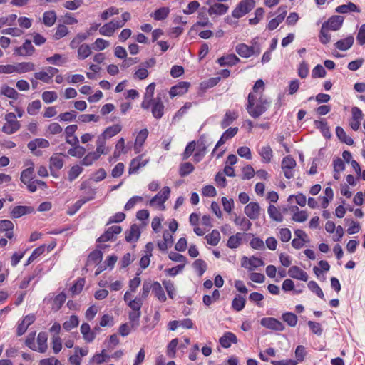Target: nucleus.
Segmentation results:
<instances>
[{
  "instance_id": "obj_1",
  "label": "nucleus",
  "mask_w": 365,
  "mask_h": 365,
  "mask_svg": "<svg viewBox=\"0 0 365 365\" xmlns=\"http://www.w3.org/2000/svg\"><path fill=\"white\" fill-rule=\"evenodd\" d=\"M270 103L263 95L249 93L247 97V111L254 118H257L267 111Z\"/></svg>"
},
{
  "instance_id": "obj_2",
  "label": "nucleus",
  "mask_w": 365,
  "mask_h": 365,
  "mask_svg": "<svg viewBox=\"0 0 365 365\" xmlns=\"http://www.w3.org/2000/svg\"><path fill=\"white\" fill-rule=\"evenodd\" d=\"M170 189L169 187H164L160 192L155 195L149 202L150 207L159 208L164 210L165 207L164 203L169 198Z\"/></svg>"
},
{
  "instance_id": "obj_3",
  "label": "nucleus",
  "mask_w": 365,
  "mask_h": 365,
  "mask_svg": "<svg viewBox=\"0 0 365 365\" xmlns=\"http://www.w3.org/2000/svg\"><path fill=\"white\" fill-rule=\"evenodd\" d=\"M6 123L2 127V131L8 135H11L21 128L20 123L16 120V116L13 113H9L5 115Z\"/></svg>"
},
{
  "instance_id": "obj_4",
  "label": "nucleus",
  "mask_w": 365,
  "mask_h": 365,
  "mask_svg": "<svg viewBox=\"0 0 365 365\" xmlns=\"http://www.w3.org/2000/svg\"><path fill=\"white\" fill-rule=\"evenodd\" d=\"M255 1L254 0H243L232 11V16L236 19L241 18L250 12L255 7Z\"/></svg>"
},
{
  "instance_id": "obj_5",
  "label": "nucleus",
  "mask_w": 365,
  "mask_h": 365,
  "mask_svg": "<svg viewBox=\"0 0 365 365\" xmlns=\"http://www.w3.org/2000/svg\"><path fill=\"white\" fill-rule=\"evenodd\" d=\"M235 51L242 58H249L255 54L259 55L260 50L245 43H239L235 47Z\"/></svg>"
},
{
  "instance_id": "obj_6",
  "label": "nucleus",
  "mask_w": 365,
  "mask_h": 365,
  "mask_svg": "<svg viewBox=\"0 0 365 365\" xmlns=\"http://www.w3.org/2000/svg\"><path fill=\"white\" fill-rule=\"evenodd\" d=\"M296 166V161L293 158L287 156L282 161V169L283 170L284 176L290 179L293 177V170Z\"/></svg>"
},
{
  "instance_id": "obj_7",
  "label": "nucleus",
  "mask_w": 365,
  "mask_h": 365,
  "mask_svg": "<svg viewBox=\"0 0 365 365\" xmlns=\"http://www.w3.org/2000/svg\"><path fill=\"white\" fill-rule=\"evenodd\" d=\"M241 265L242 267L247 269L248 270L255 269L259 267L263 266V261L254 256L251 257H243L241 262Z\"/></svg>"
},
{
  "instance_id": "obj_8",
  "label": "nucleus",
  "mask_w": 365,
  "mask_h": 365,
  "mask_svg": "<svg viewBox=\"0 0 365 365\" xmlns=\"http://www.w3.org/2000/svg\"><path fill=\"white\" fill-rule=\"evenodd\" d=\"M262 326L275 331H282L284 329L283 324L275 318L265 317L260 322Z\"/></svg>"
},
{
  "instance_id": "obj_9",
  "label": "nucleus",
  "mask_w": 365,
  "mask_h": 365,
  "mask_svg": "<svg viewBox=\"0 0 365 365\" xmlns=\"http://www.w3.org/2000/svg\"><path fill=\"white\" fill-rule=\"evenodd\" d=\"M260 206L257 202H251L245 207V213L251 220H257L260 215Z\"/></svg>"
},
{
  "instance_id": "obj_10",
  "label": "nucleus",
  "mask_w": 365,
  "mask_h": 365,
  "mask_svg": "<svg viewBox=\"0 0 365 365\" xmlns=\"http://www.w3.org/2000/svg\"><path fill=\"white\" fill-rule=\"evenodd\" d=\"M122 228L118 225H113L109 227L101 237H98V241L100 242H105L109 240H113L115 235L120 233Z\"/></svg>"
},
{
  "instance_id": "obj_11",
  "label": "nucleus",
  "mask_w": 365,
  "mask_h": 365,
  "mask_svg": "<svg viewBox=\"0 0 365 365\" xmlns=\"http://www.w3.org/2000/svg\"><path fill=\"white\" fill-rule=\"evenodd\" d=\"M36 319L34 314L26 315L21 322L18 325L16 333L18 336L23 335L27 330L28 327L34 323Z\"/></svg>"
},
{
  "instance_id": "obj_12",
  "label": "nucleus",
  "mask_w": 365,
  "mask_h": 365,
  "mask_svg": "<svg viewBox=\"0 0 365 365\" xmlns=\"http://www.w3.org/2000/svg\"><path fill=\"white\" fill-rule=\"evenodd\" d=\"M77 128L78 127L76 125H71L67 126L65 129L66 141L71 145H76L78 144V138L74 135Z\"/></svg>"
},
{
  "instance_id": "obj_13",
  "label": "nucleus",
  "mask_w": 365,
  "mask_h": 365,
  "mask_svg": "<svg viewBox=\"0 0 365 365\" xmlns=\"http://www.w3.org/2000/svg\"><path fill=\"white\" fill-rule=\"evenodd\" d=\"M190 87V83L182 81L178 83L177 85L173 86L170 90V96L171 97H175L177 96H182L187 93L188 88Z\"/></svg>"
},
{
  "instance_id": "obj_14",
  "label": "nucleus",
  "mask_w": 365,
  "mask_h": 365,
  "mask_svg": "<svg viewBox=\"0 0 365 365\" xmlns=\"http://www.w3.org/2000/svg\"><path fill=\"white\" fill-rule=\"evenodd\" d=\"M288 274L290 277L307 282L308 280V274L303 269L297 266H292L288 270Z\"/></svg>"
},
{
  "instance_id": "obj_15",
  "label": "nucleus",
  "mask_w": 365,
  "mask_h": 365,
  "mask_svg": "<svg viewBox=\"0 0 365 365\" xmlns=\"http://www.w3.org/2000/svg\"><path fill=\"white\" fill-rule=\"evenodd\" d=\"M344 21V17L341 16H334L331 17L325 24L327 29L331 31L339 30Z\"/></svg>"
},
{
  "instance_id": "obj_16",
  "label": "nucleus",
  "mask_w": 365,
  "mask_h": 365,
  "mask_svg": "<svg viewBox=\"0 0 365 365\" xmlns=\"http://www.w3.org/2000/svg\"><path fill=\"white\" fill-rule=\"evenodd\" d=\"M49 142L43 138H36L28 143L29 149L35 155H38V151L35 152L37 148H46L49 146Z\"/></svg>"
},
{
  "instance_id": "obj_17",
  "label": "nucleus",
  "mask_w": 365,
  "mask_h": 365,
  "mask_svg": "<svg viewBox=\"0 0 365 365\" xmlns=\"http://www.w3.org/2000/svg\"><path fill=\"white\" fill-rule=\"evenodd\" d=\"M237 131H238V128L237 127H235V128H230L225 132H224L223 134L222 135L221 138L218 140L217 143L216 144L212 153H215V150L218 147H220L222 145H223L224 143H225V142L227 140L233 138L237 134Z\"/></svg>"
},
{
  "instance_id": "obj_18",
  "label": "nucleus",
  "mask_w": 365,
  "mask_h": 365,
  "mask_svg": "<svg viewBox=\"0 0 365 365\" xmlns=\"http://www.w3.org/2000/svg\"><path fill=\"white\" fill-rule=\"evenodd\" d=\"M48 336L45 332H40L37 336V344H36V351L44 353L48 349L47 345Z\"/></svg>"
},
{
  "instance_id": "obj_19",
  "label": "nucleus",
  "mask_w": 365,
  "mask_h": 365,
  "mask_svg": "<svg viewBox=\"0 0 365 365\" xmlns=\"http://www.w3.org/2000/svg\"><path fill=\"white\" fill-rule=\"evenodd\" d=\"M219 342L223 348H229L231 344L237 342V336L232 332H225L222 336L220 338Z\"/></svg>"
},
{
  "instance_id": "obj_20",
  "label": "nucleus",
  "mask_w": 365,
  "mask_h": 365,
  "mask_svg": "<svg viewBox=\"0 0 365 365\" xmlns=\"http://www.w3.org/2000/svg\"><path fill=\"white\" fill-rule=\"evenodd\" d=\"M64 164L63 159L61 153H54L50 158V169L53 170H60L63 168Z\"/></svg>"
},
{
  "instance_id": "obj_21",
  "label": "nucleus",
  "mask_w": 365,
  "mask_h": 365,
  "mask_svg": "<svg viewBox=\"0 0 365 365\" xmlns=\"http://www.w3.org/2000/svg\"><path fill=\"white\" fill-rule=\"evenodd\" d=\"M148 135V130L147 129H143L141 130L139 133L138 134L135 145H134V150L136 153H138L140 152L141 147L143 146L144 142L145 141L146 138Z\"/></svg>"
},
{
  "instance_id": "obj_22",
  "label": "nucleus",
  "mask_w": 365,
  "mask_h": 365,
  "mask_svg": "<svg viewBox=\"0 0 365 365\" xmlns=\"http://www.w3.org/2000/svg\"><path fill=\"white\" fill-rule=\"evenodd\" d=\"M14 66L15 71L19 74L33 71L35 69V65L32 62L16 63Z\"/></svg>"
},
{
  "instance_id": "obj_23",
  "label": "nucleus",
  "mask_w": 365,
  "mask_h": 365,
  "mask_svg": "<svg viewBox=\"0 0 365 365\" xmlns=\"http://www.w3.org/2000/svg\"><path fill=\"white\" fill-rule=\"evenodd\" d=\"M81 333L83 339L87 342H91L96 338V333L91 330L90 325L88 323H83L81 326Z\"/></svg>"
},
{
  "instance_id": "obj_24",
  "label": "nucleus",
  "mask_w": 365,
  "mask_h": 365,
  "mask_svg": "<svg viewBox=\"0 0 365 365\" xmlns=\"http://www.w3.org/2000/svg\"><path fill=\"white\" fill-rule=\"evenodd\" d=\"M147 163V160H142V156L133 159L129 165L128 173L131 175L136 173L140 168L144 167Z\"/></svg>"
},
{
  "instance_id": "obj_25",
  "label": "nucleus",
  "mask_w": 365,
  "mask_h": 365,
  "mask_svg": "<svg viewBox=\"0 0 365 365\" xmlns=\"http://www.w3.org/2000/svg\"><path fill=\"white\" fill-rule=\"evenodd\" d=\"M140 235L139 227L134 224L125 232V240L128 242H136Z\"/></svg>"
},
{
  "instance_id": "obj_26",
  "label": "nucleus",
  "mask_w": 365,
  "mask_h": 365,
  "mask_svg": "<svg viewBox=\"0 0 365 365\" xmlns=\"http://www.w3.org/2000/svg\"><path fill=\"white\" fill-rule=\"evenodd\" d=\"M164 105L160 98H155L153 100L152 113L153 115L159 119L163 115Z\"/></svg>"
},
{
  "instance_id": "obj_27",
  "label": "nucleus",
  "mask_w": 365,
  "mask_h": 365,
  "mask_svg": "<svg viewBox=\"0 0 365 365\" xmlns=\"http://www.w3.org/2000/svg\"><path fill=\"white\" fill-rule=\"evenodd\" d=\"M34 50V47L32 46L31 42L26 40L20 48L16 49V51L19 56H29L33 54Z\"/></svg>"
},
{
  "instance_id": "obj_28",
  "label": "nucleus",
  "mask_w": 365,
  "mask_h": 365,
  "mask_svg": "<svg viewBox=\"0 0 365 365\" xmlns=\"http://www.w3.org/2000/svg\"><path fill=\"white\" fill-rule=\"evenodd\" d=\"M240 58L235 54H229L218 58L217 61L222 66H232L240 62Z\"/></svg>"
},
{
  "instance_id": "obj_29",
  "label": "nucleus",
  "mask_w": 365,
  "mask_h": 365,
  "mask_svg": "<svg viewBox=\"0 0 365 365\" xmlns=\"http://www.w3.org/2000/svg\"><path fill=\"white\" fill-rule=\"evenodd\" d=\"M228 10V6L220 4L215 3L213 5L210 6L208 9V14L211 16L212 14L216 15H222L225 14Z\"/></svg>"
},
{
  "instance_id": "obj_30",
  "label": "nucleus",
  "mask_w": 365,
  "mask_h": 365,
  "mask_svg": "<svg viewBox=\"0 0 365 365\" xmlns=\"http://www.w3.org/2000/svg\"><path fill=\"white\" fill-rule=\"evenodd\" d=\"M238 117V113L236 111H230L227 110L221 121V127L222 128H226L230 125L232 123V122L236 120Z\"/></svg>"
},
{
  "instance_id": "obj_31",
  "label": "nucleus",
  "mask_w": 365,
  "mask_h": 365,
  "mask_svg": "<svg viewBox=\"0 0 365 365\" xmlns=\"http://www.w3.org/2000/svg\"><path fill=\"white\" fill-rule=\"evenodd\" d=\"M34 208L28 206H16L11 211V215L14 218H19L24 215L34 212Z\"/></svg>"
},
{
  "instance_id": "obj_32",
  "label": "nucleus",
  "mask_w": 365,
  "mask_h": 365,
  "mask_svg": "<svg viewBox=\"0 0 365 365\" xmlns=\"http://www.w3.org/2000/svg\"><path fill=\"white\" fill-rule=\"evenodd\" d=\"M153 292L159 301L163 302L166 301L167 297L165 296V292L161 284L158 282H153Z\"/></svg>"
},
{
  "instance_id": "obj_33",
  "label": "nucleus",
  "mask_w": 365,
  "mask_h": 365,
  "mask_svg": "<svg viewBox=\"0 0 365 365\" xmlns=\"http://www.w3.org/2000/svg\"><path fill=\"white\" fill-rule=\"evenodd\" d=\"M0 94L15 100L17 99L19 96L18 92L14 88L7 85H3L1 87Z\"/></svg>"
},
{
  "instance_id": "obj_34",
  "label": "nucleus",
  "mask_w": 365,
  "mask_h": 365,
  "mask_svg": "<svg viewBox=\"0 0 365 365\" xmlns=\"http://www.w3.org/2000/svg\"><path fill=\"white\" fill-rule=\"evenodd\" d=\"M354 37L349 36L344 39L337 41L335 43V46L339 50L346 51L351 47L354 43Z\"/></svg>"
},
{
  "instance_id": "obj_35",
  "label": "nucleus",
  "mask_w": 365,
  "mask_h": 365,
  "mask_svg": "<svg viewBox=\"0 0 365 365\" xmlns=\"http://www.w3.org/2000/svg\"><path fill=\"white\" fill-rule=\"evenodd\" d=\"M267 212L269 217L276 222H282L283 220V216L279 209L273 205H270L268 207Z\"/></svg>"
},
{
  "instance_id": "obj_36",
  "label": "nucleus",
  "mask_w": 365,
  "mask_h": 365,
  "mask_svg": "<svg viewBox=\"0 0 365 365\" xmlns=\"http://www.w3.org/2000/svg\"><path fill=\"white\" fill-rule=\"evenodd\" d=\"M336 134L341 142L349 145H351L354 143L353 139L351 137L346 135V132L341 127H336Z\"/></svg>"
},
{
  "instance_id": "obj_37",
  "label": "nucleus",
  "mask_w": 365,
  "mask_h": 365,
  "mask_svg": "<svg viewBox=\"0 0 365 365\" xmlns=\"http://www.w3.org/2000/svg\"><path fill=\"white\" fill-rule=\"evenodd\" d=\"M56 20V14L54 11H46L43 16V24L47 26H51Z\"/></svg>"
},
{
  "instance_id": "obj_38",
  "label": "nucleus",
  "mask_w": 365,
  "mask_h": 365,
  "mask_svg": "<svg viewBox=\"0 0 365 365\" xmlns=\"http://www.w3.org/2000/svg\"><path fill=\"white\" fill-rule=\"evenodd\" d=\"M205 239L209 245L215 246L220 240V234L217 230H213L211 233L205 236Z\"/></svg>"
},
{
  "instance_id": "obj_39",
  "label": "nucleus",
  "mask_w": 365,
  "mask_h": 365,
  "mask_svg": "<svg viewBox=\"0 0 365 365\" xmlns=\"http://www.w3.org/2000/svg\"><path fill=\"white\" fill-rule=\"evenodd\" d=\"M170 13L168 7H161L157 9L151 16L157 21H161L166 19Z\"/></svg>"
},
{
  "instance_id": "obj_40",
  "label": "nucleus",
  "mask_w": 365,
  "mask_h": 365,
  "mask_svg": "<svg viewBox=\"0 0 365 365\" xmlns=\"http://www.w3.org/2000/svg\"><path fill=\"white\" fill-rule=\"evenodd\" d=\"M259 155L262 158L264 163H269L272 158V150L270 146L266 145L262 147L259 151Z\"/></svg>"
},
{
  "instance_id": "obj_41",
  "label": "nucleus",
  "mask_w": 365,
  "mask_h": 365,
  "mask_svg": "<svg viewBox=\"0 0 365 365\" xmlns=\"http://www.w3.org/2000/svg\"><path fill=\"white\" fill-rule=\"evenodd\" d=\"M66 296L64 293H61L55 297L52 302V309L55 312L60 309L64 302L66 301Z\"/></svg>"
},
{
  "instance_id": "obj_42",
  "label": "nucleus",
  "mask_w": 365,
  "mask_h": 365,
  "mask_svg": "<svg viewBox=\"0 0 365 365\" xmlns=\"http://www.w3.org/2000/svg\"><path fill=\"white\" fill-rule=\"evenodd\" d=\"M79 324V320L77 316L72 315L70 318L63 324V327L66 331H70L72 329L77 327Z\"/></svg>"
},
{
  "instance_id": "obj_43",
  "label": "nucleus",
  "mask_w": 365,
  "mask_h": 365,
  "mask_svg": "<svg viewBox=\"0 0 365 365\" xmlns=\"http://www.w3.org/2000/svg\"><path fill=\"white\" fill-rule=\"evenodd\" d=\"M122 130V127L119 124H115L112 126H110L107 128L103 134L104 136H106L107 138H112L117 135L118 133H120Z\"/></svg>"
},
{
  "instance_id": "obj_44",
  "label": "nucleus",
  "mask_w": 365,
  "mask_h": 365,
  "mask_svg": "<svg viewBox=\"0 0 365 365\" xmlns=\"http://www.w3.org/2000/svg\"><path fill=\"white\" fill-rule=\"evenodd\" d=\"M86 151V150L84 147L77 144L76 145H74L73 148L69 149L68 153L73 157L81 158L84 156Z\"/></svg>"
},
{
  "instance_id": "obj_45",
  "label": "nucleus",
  "mask_w": 365,
  "mask_h": 365,
  "mask_svg": "<svg viewBox=\"0 0 365 365\" xmlns=\"http://www.w3.org/2000/svg\"><path fill=\"white\" fill-rule=\"evenodd\" d=\"M336 12L341 13V14H345L348 11H357L359 12L360 11L358 9V7L351 2H349L348 4H344L339 6L336 9Z\"/></svg>"
},
{
  "instance_id": "obj_46",
  "label": "nucleus",
  "mask_w": 365,
  "mask_h": 365,
  "mask_svg": "<svg viewBox=\"0 0 365 365\" xmlns=\"http://www.w3.org/2000/svg\"><path fill=\"white\" fill-rule=\"evenodd\" d=\"M83 172V168L78 165H73L71 168L68 173V179L70 182L76 179Z\"/></svg>"
},
{
  "instance_id": "obj_47",
  "label": "nucleus",
  "mask_w": 365,
  "mask_h": 365,
  "mask_svg": "<svg viewBox=\"0 0 365 365\" xmlns=\"http://www.w3.org/2000/svg\"><path fill=\"white\" fill-rule=\"evenodd\" d=\"M41 108V103L39 100H35L27 106V113L31 115H36Z\"/></svg>"
},
{
  "instance_id": "obj_48",
  "label": "nucleus",
  "mask_w": 365,
  "mask_h": 365,
  "mask_svg": "<svg viewBox=\"0 0 365 365\" xmlns=\"http://www.w3.org/2000/svg\"><path fill=\"white\" fill-rule=\"evenodd\" d=\"M192 267L196 272H197L199 276H202L207 269V264L205 262L201 259H196L193 264Z\"/></svg>"
},
{
  "instance_id": "obj_49",
  "label": "nucleus",
  "mask_w": 365,
  "mask_h": 365,
  "mask_svg": "<svg viewBox=\"0 0 365 365\" xmlns=\"http://www.w3.org/2000/svg\"><path fill=\"white\" fill-rule=\"evenodd\" d=\"M241 240V233H237L235 235H232L228 239L227 246L232 249L237 248L240 246Z\"/></svg>"
},
{
  "instance_id": "obj_50",
  "label": "nucleus",
  "mask_w": 365,
  "mask_h": 365,
  "mask_svg": "<svg viewBox=\"0 0 365 365\" xmlns=\"http://www.w3.org/2000/svg\"><path fill=\"white\" fill-rule=\"evenodd\" d=\"M115 29L110 21L108 24H104L102 27L100 28L99 32L101 35L106 36H111L115 32Z\"/></svg>"
},
{
  "instance_id": "obj_51",
  "label": "nucleus",
  "mask_w": 365,
  "mask_h": 365,
  "mask_svg": "<svg viewBox=\"0 0 365 365\" xmlns=\"http://www.w3.org/2000/svg\"><path fill=\"white\" fill-rule=\"evenodd\" d=\"M98 158L99 157L94 152H90L84 156L81 163L82 165L89 166Z\"/></svg>"
},
{
  "instance_id": "obj_52",
  "label": "nucleus",
  "mask_w": 365,
  "mask_h": 365,
  "mask_svg": "<svg viewBox=\"0 0 365 365\" xmlns=\"http://www.w3.org/2000/svg\"><path fill=\"white\" fill-rule=\"evenodd\" d=\"M140 315H141L140 312L131 311L129 313L128 318L130 322L131 327L133 329H135L138 327Z\"/></svg>"
},
{
  "instance_id": "obj_53",
  "label": "nucleus",
  "mask_w": 365,
  "mask_h": 365,
  "mask_svg": "<svg viewBox=\"0 0 365 365\" xmlns=\"http://www.w3.org/2000/svg\"><path fill=\"white\" fill-rule=\"evenodd\" d=\"M163 285L164 286L168 297L170 299H173L175 296V289L174 283L170 280H163Z\"/></svg>"
},
{
  "instance_id": "obj_54",
  "label": "nucleus",
  "mask_w": 365,
  "mask_h": 365,
  "mask_svg": "<svg viewBox=\"0 0 365 365\" xmlns=\"http://www.w3.org/2000/svg\"><path fill=\"white\" fill-rule=\"evenodd\" d=\"M245 306V299L241 296L236 297L232 302V308L237 312L241 311Z\"/></svg>"
},
{
  "instance_id": "obj_55",
  "label": "nucleus",
  "mask_w": 365,
  "mask_h": 365,
  "mask_svg": "<svg viewBox=\"0 0 365 365\" xmlns=\"http://www.w3.org/2000/svg\"><path fill=\"white\" fill-rule=\"evenodd\" d=\"M34 169L32 167L28 168L23 170L21 175V180L24 183L29 182L33 179V173Z\"/></svg>"
},
{
  "instance_id": "obj_56",
  "label": "nucleus",
  "mask_w": 365,
  "mask_h": 365,
  "mask_svg": "<svg viewBox=\"0 0 365 365\" xmlns=\"http://www.w3.org/2000/svg\"><path fill=\"white\" fill-rule=\"evenodd\" d=\"M108 358H109V356L105 354V350H103L101 354H96L93 356L90 360V364L100 365L106 361Z\"/></svg>"
},
{
  "instance_id": "obj_57",
  "label": "nucleus",
  "mask_w": 365,
  "mask_h": 365,
  "mask_svg": "<svg viewBox=\"0 0 365 365\" xmlns=\"http://www.w3.org/2000/svg\"><path fill=\"white\" fill-rule=\"evenodd\" d=\"M153 289V282L150 280L145 281L143 284L141 291V299H146L150 293V291Z\"/></svg>"
},
{
  "instance_id": "obj_58",
  "label": "nucleus",
  "mask_w": 365,
  "mask_h": 365,
  "mask_svg": "<svg viewBox=\"0 0 365 365\" xmlns=\"http://www.w3.org/2000/svg\"><path fill=\"white\" fill-rule=\"evenodd\" d=\"M68 33V28L63 25L61 24L58 25L56 28V31L53 35V38L56 40H59L60 38L66 36Z\"/></svg>"
},
{
  "instance_id": "obj_59",
  "label": "nucleus",
  "mask_w": 365,
  "mask_h": 365,
  "mask_svg": "<svg viewBox=\"0 0 365 365\" xmlns=\"http://www.w3.org/2000/svg\"><path fill=\"white\" fill-rule=\"evenodd\" d=\"M91 53L90 46L87 44H82L78 47V56L80 58L84 59L89 56Z\"/></svg>"
},
{
  "instance_id": "obj_60",
  "label": "nucleus",
  "mask_w": 365,
  "mask_h": 365,
  "mask_svg": "<svg viewBox=\"0 0 365 365\" xmlns=\"http://www.w3.org/2000/svg\"><path fill=\"white\" fill-rule=\"evenodd\" d=\"M282 319L290 327H295L297 323V317L293 313L287 312L284 314Z\"/></svg>"
},
{
  "instance_id": "obj_61",
  "label": "nucleus",
  "mask_w": 365,
  "mask_h": 365,
  "mask_svg": "<svg viewBox=\"0 0 365 365\" xmlns=\"http://www.w3.org/2000/svg\"><path fill=\"white\" fill-rule=\"evenodd\" d=\"M206 150V146L203 143H198L197 151L194 155V160L200 162L204 157Z\"/></svg>"
},
{
  "instance_id": "obj_62",
  "label": "nucleus",
  "mask_w": 365,
  "mask_h": 365,
  "mask_svg": "<svg viewBox=\"0 0 365 365\" xmlns=\"http://www.w3.org/2000/svg\"><path fill=\"white\" fill-rule=\"evenodd\" d=\"M85 284L84 279H78L76 282L71 287V292L73 295L78 294Z\"/></svg>"
},
{
  "instance_id": "obj_63",
  "label": "nucleus",
  "mask_w": 365,
  "mask_h": 365,
  "mask_svg": "<svg viewBox=\"0 0 365 365\" xmlns=\"http://www.w3.org/2000/svg\"><path fill=\"white\" fill-rule=\"evenodd\" d=\"M58 98V95L55 91H44L42 93V99L46 103L55 101Z\"/></svg>"
},
{
  "instance_id": "obj_64",
  "label": "nucleus",
  "mask_w": 365,
  "mask_h": 365,
  "mask_svg": "<svg viewBox=\"0 0 365 365\" xmlns=\"http://www.w3.org/2000/svg\"><path fill=\"white\" fill-rule=\"evenodd\" d=\"M308 288L312 292H314L319 297H320L321 299H324V293L317 282H315L314 281H310L308 283Z\"/></svg>"
}]
</instances>
